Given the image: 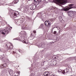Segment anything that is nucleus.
I'll return each instance as SVG.
<instances>
[{
	"instance_id": "f257e3e1",
	"label": "nucleus",
	"mask_w": 76,
	"mask_h": 76,
	"mask_svg": "<svg viewBox=\"0 0 76 76\" xmlns=\"http://www.w3.org/2000/svg\"><path fill=\"white\" fill-rule=\"evenodd\" d=\"M12 28V27H6L5 30H1L0 33L3 34V35H5V34H7L9 33V32L11 31V28Z\"/></svg>"
},
{
	"instance_id": "f03ea898",
	"label": "nucleus",
	"mask_w": 76,
	"mask_h": 76,
	"mask_svg": "<svg viewBox=\"0 0 76 76\" xmlns=\"http://www.w3.org/2000/svg\"><path fill=\"white\" fill-rule=\"evenodd\" d=\"M25 20V17H22L21 19H20L18 21L16 20V23L17 25L19 26H20L21 27H23L24 24H22V23Z\"/></svg>"
},
{
	"instance_id": "7ed1b4c3",
	"label": "nucleus",
	"mask_w": 76,
	"mask_h": 76,
	"mask_svg": "<svg viewBox=\"0 0 76 76\" xmlns=\"http://www.w3.org/2000/svg\"><path fill=\"white\" fill-rule=\"evenodd\" d=\"M53 1L59 5H64L67 3V0H53Z\"/></svg>"
},
{
	"instance_id": "20e7f679",
	"label": "nucleus",
	"mask_w": 76,
	"mask_h": 76,
	"mask_svg": "<svg viewBox=\"0 0 76 76\" xmlns=\"http://www.w3.org/2000/svg\"><path fill=\"white\" fill-rule=\"evenodd\" d=\"M74 6V4H70L69 5V7H67L65 8L62 9V10H63L64 11L66 12V11H67L71 9H75V8H76V7L75 6Z\"/></svg>"
},
{
	"instance_id": "39448f33",
	"label": "nucleus",
	"mask_w": 76,
	"mask_h": 76,
	"mask_svg": "<svg viewBox=\"0 0 76 76\" xmlns=\"http://www.w3.org/2000/svg\"><path fill=\"white\" fill-rule=\"evenodd\" d=\"M10 12H11V14H10L13 18H16V17H18V16H19V15H20L19 12L18 11L13 12H12L11 11H10Z\"/></svg>"
},
{
	"instance_id": "423d86ee",
	"label": "nucleus",
	"mask_w": 76,
	"mask_h": 76,
	"mask_svg": "<svg viewBox=\"0 0 76 76\" xmlns=\"http://www.w3.org/2000/svg\"><path fill=\"white\" fill-rule=\"evenodd\" d=\"M45 24L46 26L48 28H49L51 26V23L48 21H46L45 22Z\"/></svg>"
},
{
	"instance_id": "0eeeda50",
	"label": "nucleus",
	"mask_w": 76,
	"mask_h": 76,
	"mask_svg": "<svg viewBox=\"0 0 76 76\" xmlns=\"http://www.w3.org/2000/svg\"><path fill=\"white\" fill-rule=\"evenodd\" d=\"M3 63L4 64L3 65L0 66V69H3L4 67H6L7 66V64L5 63V61H3Z\"/></svg>"
},
{
	"instance_id": "6e6552de",
	"label": "nucleus",
	"mask_w": 76,
	"mask_h": 76,
	"mask_svg": "<svg viewBox=\"0 0 76 76\" xmlns=\"http://www.w3.org/2000/svg\"><path fill=\"white\" fill-rule=\"evenodd\" d=\"M61 73H63V74L64 75L65 73H66L68 72H69V69H66L64 70H62L61 71Z\"/></svg>"
},
{
	"instance_id": "1a4fd4ad",
	"label": "nucleus",
	"mask_w": 76,
	"mask_h": 76,
	"mask_svg": "<svg viewBox=\"0 0 76 76\" xmlns=\"http://www.w3.org/2000/svg\"><path fill=\"white\" fill-rule=\"evenodd\" d=\"M37 16L39 18H41V19H42V20H42L43 19V18L42 17V14H41V13H38L36 17Z\"/></svg>"
},
{
	"instance_id": "9d476101",
	"label": "nucleus",
	"mask_w": 76,
	"mask_h": 76,
	"mask_svg": "<svg viewBox=\"0 0 76 76\" xmlns=\"http://www.w3.org/2000/svg\"><path fill=\"white\" fill-rule=\"evenodd\" d=\"M8 72H9L10 76H12L13 73V71L12 69H9L8 70Z\"/></svg>"
},
{
	"instance_id": "9b49d317",
	"label": "nucleus",
	"mask_w": 76,
	"mask_h": 76,
	"mask_svg": "<svg viewBox=\"0 0 76 76\" xmlns=\"http://www.w3.org/2000/svg\"><path fill=\"white\" fill-rule=\"evenodd\" d=\"M34 1L36 5H38L39 3H41V2L42 1V0H37V1H36L35 0H34Z\"/></svg>"
},
{
	"instance_id": "f8f14e48",
	"label": "nucleus",
	"mask_w": 76,
	"mask_h": 76,
	"mask_svg": "<svg viewBox=\"0 0 76 76\" xmlns=\"http://www.w3.org/2000/svg\"><path fill=\"white\" fill-rule=\"evenodd\" d=\"M67 14L69 16L71 17H73V13L72 11H69L67 13Z\"/></svg>"
},
{
	"instance_id": "ddd939ff",
	"label": "nucleus",
	"mask_w": 76,
	"mask_h": 76,
	"mask_svg": "<svg viewBox=\"0 0 76 76\" xmlns=\"http://www.w3.org/2000/svg\"><path fill=\"white\" fill-rule=\"evenodd\" d=\"M36 5H33L31 6V7H30V8L31 10H34L36 8Z\"/></svg>"
},
{
	"instance_id": "4468645a",
	"label": "nucleus",
	"mask_w": 76,
	"mask_h": 76,
	"mask_svg": "<svg viewBox=\"0 0 76 76\" xmlns=\"http://www.w3.org/2000/svg\"><path fill=\"white\" fill-rule=\"evenodd\" d=\"M39 28H42V29H43V30H45V26L44 25V24H41Z\"/></svg>"
},
{
	"instance_id": "2eb2a0df",
	"label": "nucleus",
	"mask_w": 76,
	"mask_h": 76,
	"mask_svg": "<svg viewBox=\"0 0 76 76\" xmlns=\"http://www.w3.org/2000/svg\"><path fill=\"white\" fill-rule=\"evenodd\" d=\"M38 46L39 48H41V47L43 48V47H45V45H43L42 43H40V44H39L38 45Z\"/></svg>"
},
{
	"instance_id": "dca6fc26",
	"label": "nucleus",
	"mask_w": 76,
	"mask_h": 76,
	"mask_svg": "<svg viewBox=\"0 0 76 76\" xmlns=\"http://www.w3.org/2000/svg\"><path fill=\"white\" fill-rule=\"evenodd\" d=\"M24 12L27 14H28V13H30V12H31V11H30L29 10L27 9V8H26L25 9Z\"/></svg>"
},
{
	"instance_id": "f3484780",
	"label": "nucleus",
	"mask_w": 76,
	"mask_h": 76,
	"mask_svg": "<svg viewBox=\"0 0 76 76\" xmlns=\"http://www.w3.org/2000/svg\"><path fill=\"white\" fill-rule=\"evenodd\" d=\"M44 75L45 76H48L50 75V72H45L44 73Z\"/></svg>"
},
{
	"instance_id": "a211bd4d",
	"label": "nucleus",
	"mask_w": 76,
	"mask_h": 76,
	"mask_svg": "<svg viewBox=\"0 0 76 76\" xmlns=\"http://www.w3.org/2000/svg\"><path fill=\"white\" fill-rule=\"evenodd\" d=\"M21 38H22L21 37H17V38H15L13 39V40H18V41H20V40H21Z\"/></svg>"
},
{
	"instance_id": "6ab92c4d",
	"label": "nucleus",
	"mask_w": 76,
	"mask_h": 76,
	"mask_svg": "<svg viewBox=\"0 0 76 76\" xmlns=\"http://www.w3.org/2000/svg\"><path fill=\"white\" fill-rule=\"evenodd\" d=\"M11 45H10L9 47V48H10V49H13V45H12V44H11ZM11 46L12 47H11Z\"/></svg>"
},
{
	"instance_id": "aec40b11",
	"label": "nucleus",
	"mask_w": 76,
	"mask_h": 76,
	"mask_svg": "<svg viewBox=\"0 0 76 76\" xmlns=\"http://www.w3.org/2000/svg\"><path fill=\"white\" fill-rule=\"evenodd\" d=\"M19 73L18 72H15L14 74V76H18V75H19Z\"/></svg>"
},
{
	"instance_id": "412c9836",
	"label": "nucleus",
	"mask_w": 76,
	"mask_h": 76,
	"mask_svg": "<svg viewBox=\"0 0 76 76\" xmlns=\"http://www.w3.org/2000/svg\"><path fill=\"white\" fill-rule=\"evenodd\" d=\"M36 32H37V31H35V30H34L33 31V33L34 34V35H33V36H34V37H35L36 36Z\"/></svg>"
},
{
	"instance_id": "4be33fe9",
	"label": "nucleus",
	"mask_w": 76,
	"mask_h": 76,
	"mask_svg": "<svg viewBox=\"0 0 76 76\" xmlns=\"http://www.w3.org/2000/svg\"><path fill=\"white\" fill-rule=\"evenodd\" d=\"M18 1H19V0H15L13 2H14V4H17L18 3Z\"/></svg>"
},
{
	"instance_id": "5701e85b",
	"label": "nucleus",
	"mask_w": 76,
	"mask_h": 76,
	"mask_svg": "<svg viewBox=\"0 0 76 76\" xmlns=\"http://www.w3.org/2000/svg\"><path fill=\"white\" fill-rule=\"evenodd\" d=\"M58 19L60 21H61L63 20V18H62V17L61 16H59L58 18Z\"/></svg>"
},
{
	"instance_id": "b1692460",
	"label": "nucleus",
	"mask_w": 76,
	"mask_h": 76,
	"mask_svg": "<svg viewBox=\"0 0 76 76\" xmlns=\"http://www.w3.org/2000/svg\"><path fill=\"white\" fill-rule=\"evenodd\" d=\"M53 64H54L53 65H56L57 64V61H54Z\"/></svg>"
},
{
	"instance_id": "393cba45",
	"label": "nucleus",
	"mask_w": 76,
	"mask_h": 76,
	"mask_svg": "<svg viewBox=\"0 0 76 76\" xmlns=\"http://www.w3.org/2000/svg\"><path fill=\"white\" fill-rule=\"evenodd\" d=\"M72 12L73 15V16L76 15V12L75 11H72Z\"/></svg>"
},
{
	"instance_id": "a878e982",
	"label": "nucleus",
	"mask_w": 76,
	"mask_h": 76,
	"mask_svg": "<svg viewBox=\"0 0 76 76\" xmlns=\"http://www.w3.org/2000/svg\"><path fill=\"white\" fill-rule=\"evenodd\" d=\"M22 32H23V33L22 34H23V35H26V31H24Z\"/></svg>"
},
{
	"instance_id": "bb28decb",
	"label": "nucleus",
	"mask_w": 76,
	"mask_h": 76,
	"mask_svg": "<svg viewBox=\"0 0 76 76\" xmlns=\"http://www.w3.org/2000/svg\"><path fill=\"white\" fill-rule=\"evenodd\" d=\"M0 59L2 60H4V57L0 56Z\"/></svg>"
},
{
	"instance_id": "cd10ccee",
	"label": "nucleus",
	"mask_w": 76,
	"mask_h": 76,
	"mask_svg": "<svg viewBox=\"0 0 76 76\" xmlns=\"http://www.w3.org/2000/svg\"><path fill=\"white\" fill-rule=\"evenodd\" d=\"M23 43H25V44H28V41H25L24 40H23Z\"/></svg>"
},
{
	"instance_id": "c85d7f7f",
	"label": "nucleus",
	"mask_w": 76,
	"mask_h": 76,
	"mask_svg": "<svg viewBox=\"0 0 76 76\" xmlns=\"http://www.w3.org/2000/svg\"><path fill=\"white\" fill-rule=\"evenodd\" d=\"M44 61H43L41 63V65L42 66H43L44 65Z\"/></svg>"
},
{
	"instance_id": "c756f323",
	"label": "nucleus",
	"mask_w": 76,
	"mask_h": 76,
	"mask_svg": "<svg viewBox=\"0 0 76 76\" xmlns=\"http://www.w3.org/2000/svg\"><path fill=\"white\" fill-rule=\"evenodd\" d=\"M10 44V43H7L6 44V46H7V47H9V46Z\"/></svg>"
},
{
	"instance_id": "7c9ffc66",
	"label": "nucleus",
	"mask_w": 76,
	"mask_h": 76,
	"mask_svg": "<svg viewBox=\"0 0 76 76\" xmlns=\"http://www.w3.org/2000/svg\"><path fill=\"white\" fill-rule=\"evenodd\" d=\"M36 76H40V74L39 73H37V74Z\"/></svg>"
},
{
	"instance_id": "2f4dec72",
	"label": "nucleus",
	"mask_w": 76,
	"mask_h": 76,
	"mask_svg": "<svg viewBox=\"0 0 76 76\" xmlns=\"http://www.w3.org/2000/svg\"><path fill=\"white\" fill-rule=\"evenodd\" d=\"M26 19H27V20H29V18L28 17L26 16Z\"/></svg>"
},
{
	"instance_id": "473e14b6",
	"label": "nucleus",
	"mask_w": 76,
	"mask_h": 76,
	"mask_svg": "<svg viewBox=\"0 0 76 76\" xmlns=\"http://www.w3.org/2000/svg\"><path fill=\"white\" fill-rule=\"evenodd\" d=\"M56 33H57V31H54L53 33L54 34H55V35L56 34Z\"/></svg>"
},
{
	"instance_id": "72a5a7b5",
	"label": "nucleus",
	"mask_w": 76,
	"mask_h": 76,
	"mask_svg": "<svg viewBox=\"0 0 76 76\" xmlns=\"http://www.w3.org/2000/svg\"><path fill=\"white\" fill-rule=\"evenodd\" d=\"M55 59H57V58H58V57L57 56H55L54 57Z\"/></svg>"
},
{
	"instance_id": "f704fd0d",
	"label": "nucleus",
	"mask_w": 76,
	"mask_h": 76,
	"mask_svg": "<svg viewBox=\"0 0 76 76\" xmlns=\"http://www.w3.org/2000/svg\"><path fill=\"white\" fill-rule=\"evenodd\" d=\"M18 51L20 53H22V50H19Z\"/></svg>"
},
{
	"instance_id": "c9c22d12",
	"label": "nucleus",
	"mask_w": 76,
	"mask_h": 76,
	"mask_svg": "<svg viewBox=\"0 0 76 76\" xmlns=\"http://www.w3.org/2000/svg\"><path fill=\"white\" fill-rule=\"evenodd\" d=\"M61 71H60L59 70H58V73H60V72H61V70H60Z\"/></svg>"
},
{
	"instance_id": "e433bc0d",
	"label": "nucleus",
	"mask_w": 76,
	"mask_h": 76,
	"mask_svg": "<svg viewBox=\"0 0 76 76\" xmlns=\"http://www.w3.org/2000/svg\"><path fill=\"white\" fill-rule=\"evenodd\" d=\"M53 20H54V19H50V21H51V22H53Z\"/></svg>"
},
{
	"instance_id": "4c0bfd02",
	"label": "nucleus",
	"mask_w": 76,
	"mask_h": 76,
	"mask_svg": "<svg viewBox=\"0 0 76 76\" xmlns=\"http://www.w3.org/2000/svg\"><path fill=\"white\" fill-rule=\"evenodd\" d=\"M12 53H13V54H15V52L13 51L12 52Z\"/></svg>"
},
{
	"instance_id": "58836bf2",
	"label": "nucleus",
	"mask_w": 76,
	"mask_h": 76,
	"mask_svg": "<svg viewBox=\"0 0 76 76\" xmlns=\"http://www.w3.org/2000/svg\"><path fill=\"white\" fill-rule=\"evenodd\" d=\"M50 39V40H53V39Z\"/></svg>"
},
{
	"instance_id": "ea45409f",
	"label": "nucleus",
	"mask_w": 76,
	"mask_h": 76,
	"mask_svg": "<svg viewBox=\"0 0 76 76\" xmlns=\"http://www.w3.org/2000/svg\"><path fill=\"white\" fill-rule=\"evenodd\" d=\"M74 59H75V60L76 61V56L74 57Z\"/></svg>"
},
{
	"instance_id": "a19ab883",
	"label": "nucleus",
	"mask_w": 76,
	"mask_h": 76,
	"mask_svg": "<svg viewBox=\"0 0 76 76\" xmlns=\"http://www.w3.org/2000/svg\"><path fill=\"white\" fill-rule=\"evenodd\" d=\"M58 28V27H54V28Z\"/></svg>"
},
{
	"instance_id": "79ce46f5",
	"label": "nucleus",
	"mask_w": 76,
	"mask_h": 76,
	"mask_svg": "<svg viewBox=\"0 0 76 76\" xmlns=\"http://www.w3.org/2000/svg\"><path fill=\"white\" fill-rule=\"evenodd\" d=\"M19 10L20 11L21 10V8H19Z\"/></svg>"
},
{
	"instance_id": "37998d69",
	"label": "nucleus",
	"mask_w": 76,
	"mask_h": 76,
	"mask_svg": "<svg viewBox=\"0 0 76 76\" xmlns=\"http://www.w3.org/2000/svg\"><path fill=\"white\" fill-rule=\"evenodd\" d=\"M29 76H33V75H32V74H31Z\"/></svg>"
},
{
	"instance_id": "c03bdc74",
	"label": "nucleus",
	"mask_w": 76,
	"mask_h": 76,
	"mask_svg": "<svg viewBox=\"0 0 76 76\" xmlns=\"http://www.w3.org/2000/svg\"><path fill=\"white\" fill-rule=\"evenodd\" d=\"M53 7H51V8H50V9H51L52 10V9H53Z\"/></svg>"
},
{
	"instance_id": "a18cd8bd",
	"label": "nucleus",
	"mask_w": 76,
	"mask_h": 76,
	"mask_svg": "<svg viewBox=\"0 0 76 76\" xmlns=\"http://www.w3.org/2000/svg\"><path fill=\"white\" fill-rule=\"evenodd\" d=\"M5 23H6V24H7V22H6V21H5Z\"/></svg>"
},
{
	"instance_id": "49530a36",
	"label": "nucleus",
	"mask_w": 76,
	"mask_h": 76,
	"mask_svg": "<svg viewBox=\"0 0 76 76\" xmlns=\"http://www.w3.org/2000/svg\"><path fill=\"white\" fill-rule=\"evenodd\" d=\"M54 27L52 29V31H53V29H54Z\"/></svg>"
},
{
	"instance_id": "de8ad7c7",
	"label": "nucleus",
	"mask_w": 76,
	"mask_h": 76,
	"mask_svg": "<svg viewBox=\"0 0 76 76\" xmlns=\"http://www.w3.org/2000/svg\"><path fill=\"white\" fill-rule=\"evenodd\" d=\"M29 1H32V0H28Z\"/></svg>"
},
{
	"instance_id": "09e8293b",
	"label": "nucleus",
	"mask_w": 76,
	"mask_h": 76,
	"mask_svg": "<svg viewBox=\"0 0 76 76\" xmlns=\"http://www.w3.org/2000/svg\"><path fill=\"white\" fill-rule=\"evenodd\" d=\"M31 35H32V33L31 34Z\"/></svg>"
},
{
	"instance_id": "8fccbe9b",
	"label": "nucleus",
	"mask_w": 76,
	"mask_h": 76,
	"mask_svg": "<svg viewBox=\"0 0 76 76\" xmlns=\"http://www.w3.org/2000/svg\"><path fill=\"white\" fill-rule=\"evenodd\" d=\"M59 33H60V31L58 32V34H59Z\"/></svg>"
},
{
	"instance_id": "3c124183",
	"label": "nucleus",
	"mask_w": 76,
	"mask_h": 76,
	"mask_svg": "<svg viewBox=\"0 0 76 76\" xmlns=\"http://www.w3.org/2000/svg\"><path fill=\"white\" fill-rule=\"evenodd\" d=\"M27 28V29H28V28H27H27Z\"/></svg>"
},
{
	"instance_id": "603ef678",
	"label": "nucleus",
	"mask_w": 76,
	"mask_h": 76,
	"mask_svg": "<svg viewBox=\"0 0 76 76\" xmlns=\"http://www.w3.org/2000/svg\"><path fill=\"white\" fill-rule=\"evenodd\" d=\"M22 32H23V31H21V33Z\"/></svg>"
},
{
	"instance_id": "864d4df0",
	"label": "nucleus",
	"mask_w": 76,
	"mask_h": 76,
	"mask_svg": "<svg viewBox=\"0 0 76 76\" xmlns=\"http://www.w3.org/2000/svg\"><path fill=\"white\" fill-rule=\"evenodd\" d=\"M12 3H13V2H12Z\"/></svg>"
},
{
	"instance_id": "5fc2aeb1",
	"label": "nucleus",
	"mask_w": 76,
	"mask_h": 76,
	"mask_svg": "<svg viewBox=\"0 0 76 76\" xmlns=\"http://www.w3.org/2000/svg\"><path fill=\"white\" fill-rule=\"evenodd\" d=\"M75 51H76V50H75Z\"/></svg>"
},
{
	"instance_id": "6e6d98bb",
	"label": "nucleus",
	"mask_w": 76,
	"mask_h": 76,
	"mask_svg": "<svg viewBox=\"0 0 76 76\" xmlns=\"http://www.w3.org/2000/svg\"><path fill=\"white\" fill-rule=\"evenodd\" d=\"M38 58H37V59H38Z\"/></svg>"
}]
</instances>
